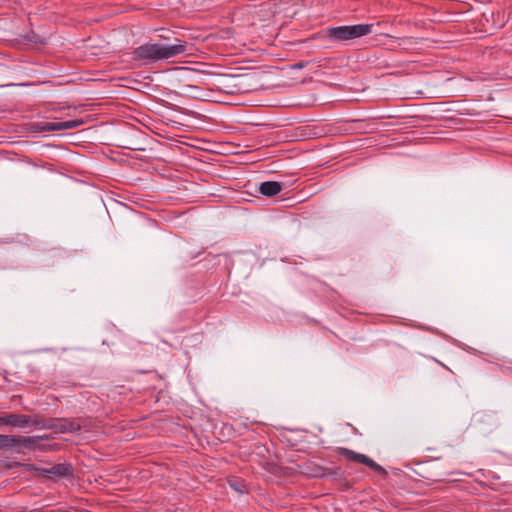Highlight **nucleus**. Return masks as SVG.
I'll return each instance as SVG.
<instances>
[{
	"label": "nucleus",
	"mask_w": 512,
	"mask_h": 512,
	"mask_svg": "<svg viewBox=\"0 0 512 512\" xmlns=\"http://www.w3.org/2000/svg\"><path fill=\"white\" fill-rule=\"evenodd\" d=\"M174 44L146 43L132 51L134 61H146L148 63L170 59L184 54L187 50L186 42L175 39Z\"/></svg>",
	"instance_id": "obj_1"
},
{
	"label": "nucleus",
	"mask_w": 512,
	"mask_h": 512,
	"mask_svg": "<svg viewBox=\"0 0 512 512\" xmlns=\"http://www.w3.org/2000/svg\"><path fill=\"white\" fill-rule=\"evenodd\" d=\"M50 435L24 436L19 434L7 435V452L12 454H25L30 451L51 452L61 448L59 443H43L50 439Z\"/></svg>",
	"instance_id": "obj_2"
},
{
	"label": "nucleus",
	"mask_w": 512,
	"mask_h": 512,
	"mask_svg": "<svg viewBox=\"0 0 512 512\" xmlns=\"http://www.w3.org/2000/svg\"><path fill=\"white\" fill-rule=\"evenodd\" d=\"M373 24H356L325 29L326 37L335 42H344L366 36L372 32Z\"/></svg>",
	"instance_id": "obj_3"
},
{
	"label": "nucleus",
	"mask_w": 512,
	"mask_h": 512,
	"mask_svg": "<svg viewBox=\"0 0 512 512\" xmlns=\"http://www.w3.org/2000/svg\"><path fill=\"white\" fill-rule=\"evenodd\" d=\"M337 454H339L340 456H343L345 459H347L349 461H353V462H357V463L366 465L367 467H369L376 473L382 475L383 477L388 476V472L381 465L377 464L374 460H372L371 458H369L368 456H366L364 454L357 453L353 450H350V449L344 448V447H338Z\"/></svg>",
	"instance_id": "obj_4"
},
{
	"label": "nucleus",
	"mask_w": 512,
	"mask_h": 512,
	"mask_svg": "<svg viewBox=\"0 0 512 512\" xmlns=\"http://www.w3.org/2000/svg\"><path fill=\"white\" fill-rule=\"evenodd\" d=\"M87 426V419L82 417L76 418H59L56 432L59 433H74L81 430L82 427Z\"/></svg>",
	"instance_id": "obj_5"
},
{
	"label": "nucleus",
	"mask_w": 512,
	"mask_h": 512,
	"mask_svg": "<svg viewBox=\"0 0 512 512\" xmlns=\"http://www.w3.org/2000/svg\"><path fill=\"white\" fill-rule=\"evenodd\" d=\"M34 415L8 413L7 412V426L19 429H30L33 427Z\"/></svg>",
	"instance_id": "obj_6"
},
{
	"label": "nucleus",
	"mask_w": 512,
	"mask_h": 512,
	"mask_svg": "<svg viewBox=\"0 0 512 512\" xmlns=\"http://www.w3.org/2000/svg\"><path fill=\"white\" fill-rule=\"evenodd\" d=\"M283 189V184L277 181H265L260 183L258 191L265 197H273L280 193Z\"/></svg>",
	"instance_id": "obj_7"
},
{
	"label": "nucleus",
	"mask_w": 512,
	"mask_h": 512,
	"mask_svg": "<svg viewBox=\"0 0 512 512\" xmlns=\"http://www.w3.org/2000/svg\"><path fill=\"white\" fill-rule=\"evenodd\" d=\"M73 471V466L69 463L55 464L50 468V479L72 476Z\"/></svg>",
	"instance_id": "obj_8"
},
{
	"label": "nucleus",
	"mask_w": 512,
	"mask_h": 512,
	"mask_svg": "<svg viewBox=\"0 0 512 512\" xmlns=\"http://www.w3.org/2000/svg\"><path fill=\"white\" fill-rule=\"evenodd\" d=\"M320 473L316 474V477H322V478H332L334 480H343L345 479V472L342 470L341 467L335 466V467H329V468H319Z\"/></svg>",
	"instance_id": "obj_9"
},
{
	"label": "nucleus",
	"mask_w": 512,
	"mask_h": 512,
	"mask_svg": "<svg viewBox=\"0 0 512 512\" xmlns=\"http://www.w3.org/2000/svg\"><path fill=\"white\" fill-rule=\"evenodd\" d=\"M34 421L36 423L33 424V427L42 428V429H51L56 431V427L58 426L59 418H44L38 414L34 415Z\"/></svg>",
	"instance_id": "obj_10"
},
{
	"label": "nucleus",
	"mask_w": 512,
	"mask_h": 512,
	"mask_svg": "<svg viewBox=\"0 0 512 512\" xmlns=\"http://www.w3.org/2000/svg\"><path fill=\"white\" fill-rule=\"evenodd\" d=\"M28 130L33 133L56 131V122H31L28 124Z\"/></svg>",
	"instance_id": "obj_11"
},
{
	"label": "nucleus",
	"mask_w": 512,
	"mask_h": 512,
	"mask_svg": "<svg viewBox=\"0 0 512 512\" xmlns=\"http://www.w3.org/2000/svg\"><path fill=\"white\" fill-rule=\"evenodd\" d=\"M84 123L82 119L56 122V131L70 130L81 126Z\"/></svg>",
	"instance_id": "obj_12"
},
{
	"label": "nucleus",
	"mask_w": 512,
	"mask_h": 512,
	"mask_svg": "<svg viewBox=\"0 0 512 512\" xmlns=\"http://www.w3.org/2000/svg\"><path fill=\"white\" fill-rule=\"evenodd\" d=\"M28 471H36L39 475L50 479V468L37 467L34 464H27Z\"/></svg>",
	"instance_id": "obj_13"
},
{
	"label": "nucleus",
	"mask_w": 512,
	"mask_h": 512,
	"mask_svg": "<svg viewBox=\"0 0 512 512\" xmlns=\"http://www.w3.org/2000/svg\"><path fill=\"white\" fill-rule=\"evenodd\" d=\"M7 435L8 434H0V451L7 452Z\"/></svg>",
	"instance_id": "obj_14"
},
{
	"label": "nucleus",
	"mask_w": 512,
	"mask_h": 512,
	"mask_svg": "<svg viewBox=\"0 0 512 512\" xmlns=\"http://www.w3.org/2000/svg\"><path fill=\"white\" fill-rule=\"evenodd\" d=\"M27 39L34 43L45 44V42L40 38V36H38L34 32H32L30 35H27Z\"/></svg>",
	"instance_id": "obj_15"
},
{
	"label": "nucleus",
	"mask_w": 512,
	"mask_h": 512,
	"mask_svg": "<svg viewBox=\"0 0 512 512\" xmlns=\"http://www.w3.org/2000/svg\"><path fill=\"white\" fill-rule=\"evenodd\" d=\"M7 427V412H0V429Z\"/></svg>",
	"instance_id": "obj_16"
},
{
	"label": "nucleus",
	"mask_w": 512,
	"mask_h": 512,
	"mask_svg": "<svg viewBox=\"0 0 512 512\" xmlns=\"http://www.w3.org/2000/svg\"><path fill=\"white\" fill-rule=\"evenodd\" d=\"M308 65V62L300 61L291 65L292 69H302Z\"/></svg>",
	"instance_id": "obj_17"
},
{
	"label": "nucleus",
	"mask_w": 512,
	"mask_h": 512,
	"mask_svg": "<svg viewBox=\"0 0 512 512\" xmlns=\"http://www.w3.org/2000/svg\"><path fill=\"white\" fill-rule=\"evenodd\" d=\"M231 486H232V487H234V488H235V490L241 491V490L238 488V485H235V486H234L233 484H231Z\"/></svg>",
	"instance_id": "obj_18"
},
{
	"label": "nucleus",
	"mask_w": 512,
	"mask_h": 512,
	"mask_svg": "<svg viewBox=\"0 0 512 512\" xmlns=\"http://www.w3.org/2000/svg\"><path fill=\"white\" fill-rule=\"evenodd\" d=\"M231 486H232V487H234V488H235V490L241 491V490L238 488V485H235V486H234L233 484H231Z\"/></svg>",
	"instance_id": "obj_19"
},
{
	"label": "nucleus",
	"mask_w": 512,
	"mask_h": 512,
	"mask_svg": "<svg viewBox=\"0 0 512 512\" xmlns=\"http://www.w3.org/2000/svg\"><path fill=\"white\" fill-rule=\"evenodd\" d=\"M149 371L141 370L140 373H148Z\"/></svg>",
	"instance_id": "obj_20"
}]
</instances>
